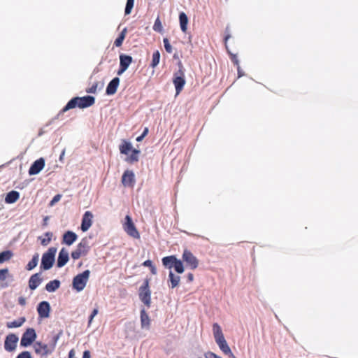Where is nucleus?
Instances as JSON below:
<instances>
[{
    "label": "nucleus",
    "instance_id": "nucleus-1",
    "mask_svg": "<svg viewBox=\"0 0 358 358\" xmlns=\"http://www.w3.org/2000/svg\"><path fill=\"white\" fill-rule=\"evenodd\" d=\"M95 102V99L91 96H85L83 97H74L71 99L67 104L62 108V113H64L70 109L78 107L85 108L92 106Z\"/></svg>",
    "mask_w": 358,
    "mask_h": 358
},
{
    "label": "nucleus",
    "instance_id": "nucleus-2",
    "mask_svg": "<svg viewBox=\"0 0 358 358\" xmlns=\"http://www.w3.org/2000/svg\"><path fill=\"white\" fill-rule=\"evenodd\" d=\"M213 331L215 342L218 345L219 348L222 351V352L234 358V355L224 338L220 326L217 323L213 324Z\"/></svg>",
    "mask_w": 358,
    "mask_h": 358
},
{
    "label": "nucleus",
    "instance_id": "nucleus-3",
    "mask_svg": "<svg viewBox=\"0 0 358 358\" xmlns=\"http://www.w3.org/2000/svg\"><path fill=\"white\" fill-rule=\"evenodd\" d=\"M120 152L121 154H124L126 155H128L129 153L131 152V155L127 157L126 159V161L129 163H134L138 161V155L139 154L140 151L133 148L131 143L123 140L122 141V143L119 146Z\"/></svg>",
    "mask_w": 358,
    "mask_h": 358
},
{
    "label": "nucleus",
    "instance_id": "nucleus-4",
    "mask_svg": "<svg viewBox=\"0 0 358 358\" xmlns=\"http://www.w3.org/2000/svg\"><path fill=\"white\" fill-rule=\"evenodd\" d=\"M162 261L166 268L169 269L174 268L176 272L178 273H182L185 271L182 262L178 259L174 255L164 257L162 258Z\"/></svg>",
    "mask_w": 358,
    "mask_h": 358
},
{
    "label": "nucleus",
    "instance_id": "nucleus-5",
    "mask_svg": "<svg viewBox=\"0 0 358 358\" xmlns=\"http://www.w3.org/2000/svg\"><path fill=\"white\" fill-rule=\"evenodd\" d=\"M138 295L140 300L148 307L151 306V291L149 287V280H144L143 284L139 287Z\"/></svg>",
    "mask_w": 358,
    "mask_h": 358
},
{
    "label": "nucleus",
    "instance_id": "nucleus-6",
    "mask_svg": "<svg viewBox=\"0 0 358 358\" xmlns=\"http://www.w3.org/2000/svg\"><path fill=\"white\" fill-rule=\"evenodd\" d=\"M57 252V248L54 247L50 248L46 252H45L41 259V268L44 270H48L52 268L55 257Z\"/></svg>",
    "mask_w": 358,
    "mask_h": 358
},
{
    "label": "nucleus",
    "instance_id": "nucleus-7",
    "mask_svg": "<svg viewBox=\"0 0 358 358\" xmlns=\"http://www.w3.org/2000/svg\"><path fill=\"white\" fill-rule=\"evenodd\" d=\"M90 271L85 270L83 273H79L73 279V287L78 292L82 291L86 286L90 277Z\"/></svg>",
    "mask_w": 358,
    "mask_h": 358
},
{
    "label": "nucleus",
    "instance_id": "nucleus-8",
    "mask_svg": "<svg viewBox=\"0 0 358 358\" xmlns=\"http://www.w3.org/2000/svg\"><path fill=\"white\" fill-rule=\"evenodd\" d=\"M123 229L124 231L131 237L134 238H140V234L138 231L135 224H134L130 215H127L125 217V221L123 223Z\"/></svg>",
    "mask_w": 358,
    "mask_h": 358
},
{
    "label": "nucleus",
    "instance_id": "nucleus-9",
    "mask_svg": "<svg viewBox=\"0 0 358 358\" xmlns=\"http://www.w3.org/2000/svg\"><path fill=\"white\" fill-rule=\"evenodd\" d=\"M90 250L88 241L86 238H83L78 244L76 249L71 252V257L73 259H78L82 256H85Z\"/></svg>",
    "mask_w": 358,
    "mask_h": 358
},
{
    "label": "nucleus",
    "instance_id": "nucleus-10",
    "mask_svg": "<svg viewBox=\"0 0 358 358\" xmlns=\"http://www.w3.org/2000/svg\"><path fill=\"white\" fill-rule=\"evenodd\" d=\"M173 83L176 88V94H179L185 85V73L183 71L180 69L174 73Z\"/></svg>",
    "mask_w": 358,
    "mask_h": 358
},
{
    "label": "nucleus",
    "instance_id": "nucleus-11",
    "mask_svg": "<svg viewBox=\"0 0 358 358\" xmlns=\"http://www.w3.org/2000/svg\"><path fill=\"white\" fill-rule=\"evenodd\" d=\"M183 262L186 263V265L191 269L194 270L199 266L198 259L188 250H185L182 256Z\"/></svg>",
    "mask_w": 358,
    "mask_h": 358
},
{
    "label": "nucleus",
    "instance_id": "nucleus-12",
    "mask_svg": "<svg viewBox=\"0 0 358 358\" xmlns=\"http://www.w3.org/2000/svg\"><path fill=\"white\" fill-rule=\"evenodd\" d=\"M36 338L35 330L32 328L27 329L23 334L21 338L20 345L27 347L31 345Z\"/></svg>",
    "mask_w": 358,
    "mask_h": 358
},
{
    "label": "nucleus",
    "instance_id": "nucleus-13",
    "mask_svg": "<svg viewBox=\"0 0 358 358\" xmlns=\"http://www.w3.org/2000/svg\"><path fill=\"white\" fill-rule=\"evenodd\" d=\"M133 59L131 56L127 55H120V69L117 71V75L120 76L129 67V66L132 62Z\"/></svg>",
    "mask_w": 358,
    "mask_h": 358
},
{
    "label": "nucleus",
    "instance_id": "nucleus-14",
    "mask_svg": "<svg viewBox=\"0 0 358 358\" xmlns=\"http://www.w3.org/2000/svg\"><path fill=\"white\" fill-rule=\"evenodd\" d=\"M122 183L124 187H133L135 184V176L132 171L126 170L122 176Z\"/></svg>",
    "mask_w": 358,
    "mask_h": 358
},
{
    "label": "nucleus",
    "instance_id": "nucleus-15",
    "mask_svg": "<svg viewBox=\"0 0 358 358\" xmlns=\"http://www.w3.org/2000/svg\"><path fill=\"white\" fill-rule=\"evenodd\" d=\"M93 214L90 211H86L83 215L80 229L83 232L87 231L92 225Z\"/></svg>",
    "mask_w": 358,
    "mask_h": 358
},
{
    "label": "nucleus",
    "instance_id": "nucleus-16",
    "mask_svg": "<svg viewBox=\"0 0 358 358\" xmlns=\"http://www.w3.org/2000/svg\"><path fill=\"white\" fill-rule=\"evenodd\" d=\"M17 341H18V337L16 335H15L13 334H8L6 336V340H5V343H4L5 350L8 352L13 351L16 348Z\"/></svg>",
    "mask_w": 358,
    "mask_h": 358
},
{
    "label": "nucleus",
    "instance_id": "nucleus-17",
    "mask_svg": "<svg viewBox=\"0 0 358 358\" xmlns=\"http://www.w3.org/2000/svg\"><path fill=\"white\" fill-rule=\"evenodd\" d=\"M45 166V160L43 158H39L36 160L30 166L29 169V174L36 175L38 174Z\"/></svg>",
    "mask_w": 358,
    "mask_h": 358
},
{
    "label": "nucleus",
    "instance_id": "nucleus-18",
    "mask_svg": "<svg viewBox=\"0 0 358 358\" xmlns=\"http://www.w3.org/2000/svg\"><path fill=\"white\" fill-rule=\"evenodd\" d=\"M38 314L41 318H47L50 316V306L48 301L41 302L37 307Z\"/></svg>",
    "mask_w": 358,
    "mask_h": 358
},
{
    "label": "nucleus",
    "instance_id": "nucleus-19",
    "mask_svg": "<svg viewBox=\"0 0 358 358\" xmlns=\"http://www.w3.org/2000/svg\"><path fill=\"white\" fill-rule=\"evenodd\" d=\"M78 238V236L76 233L71 231H67L63 235L62 243L67 245H71Z\"/></svg>",
    "mask_w": 358,
    "mask_h": 358
},
{
    "label": "nucleus",
    "instance_id": "nucleus-20",
    "mask_svg": "<svg viewBox=\"0 0 358 358\" xmlns=\"http://www.w3.org/2000/svg\"><path fill=\"white\" fill-rule=\"evenodd\" d=\"M40 273L32 275L29 280V287L31 290L36 289L42 282V278Z\"/></svg>",
    "mask_w": 358,
    "mask_h": 358
},
{
    "label": "nucleus",
    "instance_id": "nucleus-21",
    "mask_svg": "<svg viewBox=\"0 0 358 358\" xmlns=\"http://www.w3.org/2000/svg\"><path fill=\"white\" fill-rule=\"evenodd\" d=\"M34 348L36 354L42 356H46L50 353L48 345L43 344L41 342H36L34 345Z\"/></svg>",
    "mask_w": 358,
    "mask_h": 358
},
{
    "label": "nucleus",
    "instance_id": "nucleus-22",
    "mask_svg": "<svg viewBox=\"0 0 358 358\" xmlns=\"http://www.w3.org/2000/svg\"><path fill=\"white\" fill-rule=\"evenodd\" d=\"M69 252L64 248H62L58 255L57 258V266L62 267L64 266L69 261Z\"/></svg>",
    "mask_w": 358,
    "mask_h": 358
},
{
    "label": "nucleus",
    "instance_id": "nucleus-23",
    "mask_svg": "<svg viewBox=\"0 0 358 358\" xmlns=\"http://www.w3.org/2000/svg\"><path fill=\"white\" fill-rule=\"evenodd\" d=\"M120 83L119 78H114L108 85L106 87V94L108 95L114 94L117 90Z\"/></svg>",
    "mask_w": 358,
    "mask_h": 358
},
{
    "label": "nucleus",
    "instance_id": "nucleus-24",
    "mask_svg": "<svg viewBox=\"0 0 358 358\" xmlns=\"http://www.w3.org/2000/svg\"><path fill=\"white\" fill-rule=\"evenodd\" d=\"M20 198V193L17 191L12 190L9 192L5 198V202L6 203H13L16 202Z\"/></svg>",
    "mask_w": 358,
    "mask_h": 358
},
{
    "label": "nucleus",
    "instance_id": "nucleus-25",
    "mask_svg": "<svg viewBox=\"0 0 358 358\" xmlns=\"http://www.w3.org/2000/svg\"><path fill=\"white\" fill-rule=\"evenodd\" d=\"M141 323L142 328H150V320L145 309L141 310Z\"/></svg>",
    "mask_w": 358,
    "mask_h": 358
},
{
    "label": "nucleus",
    "instance_id": "nucleus-26",
    "mask_svg": "<svg viewBox=\"0 0 358 358\" xmlns=\"http://www.w3.org/2000/svg\"><path fill=\"white\" fill-rule=\"evenodd\" d=\"M180 26L183 32H186L187 29L188 17L187 15L182 12L179 15Z\"/></svg>",
    "mask_w": 358,
    "mask_h": 358
},
{
    "label": "nucleus",
    "instance_id": "nucleus-27",
    "mask_svg": "<svg viewBox=\"0 0 358 358\" xmlns=\"http://www.w3.org/2000/svg\"><path fill=\"white\" fill-rule=\"evenodd\" d=\"M9 276V271L8 268L0 269V286L2 288L7 287L8 283L5 282V280Z\"/></svg>",
    "mask_w": 358,
    "mask_h": 358
},
{
    "label": "nucleus",
    "instance_id": "nucleus-28",
    "mask_svg": "<svg viewBox=\"0 0 358 358\" xmlns=\"http://www.w3.org/2000/svg\"><path fill=\"white\" fill-rule=\"evenodd\" d=\"M169 279L171 282V288L173 289L179 285L180 278L178 275H176L172 271H169Z\"/></svg>",
    "mask_w": 358,
    "mask_h": 358
},
{
    "label": "nucleus",
    "instance_id": "nucleus-29",
    "mask_svg": "<svg viewBox=\"0 0 358 358\" xmlns=\"http://www.w3.org/2000/svg\"><path fill=\"white\" fill-rule=\"evenodd\" d=\"M60 286V281L58 280H53L48 282L45 285V289L49 292L56 291Z\"/></svg>",
    "mask_w": 358,
    "mask_h": 358
},
{
    "label": "nucleus",
    "instance_id": "nucleus-30",
    "mask_svg": "<svg viewBox=\"0 0 358 358\" xmlns=\"http://www.w3.org/2000/svg\"><path fill=\"white\" fill-rule=\"evenodd\" d=\"M25 322V318L24 317H20L19 318L18 320H14L11 322H8L7 323V327L8 328H16V327H21L23 323Z\"/></svg>",
    "mask_w": 358,
    "mask_h": 358
},
{
    "label": "nucleus",
    "instance_id": "nucleus-31",
    "mask_svg": "<svg viewBox=\"0 0 358 358\" xmlns=\"http://www.w3.org/2000/svg\"><path fill=\"white\" fill-rule=\"evenodd\" d=\"M38 262V255L36 254L35 255L33 256L32 259L29 261V263L27 264L26 266L27 270L31 271L33 268H34L37 266Z\"/></svg>",
    "mask_w": 358,
    "mask_h": 358
},
{
    "label": "nucleus",
    "instance_id": "nucleus-32",
    "mask_svg": "<svg viewBox=\"0 0 358 358\" xmlns=\"http://www.w3.org/2000/svg\"><path fill=\"white\" fill-rule=\"evenodd\" d=\"M13 257V253L10 250L3 251L0 253V263L8 261Z\"/></svg>",
    "mask_w": 358,
    "mask_h": 358
},
{
    "label": "nucleus",
    "instance_id": "nucleus-33",
    "mask_svg": "<svg viewBox=\"0 0 358 358\" xmlns=\"http://www.w3.org/2000/svg\"><path fill=\"white\" fill-rule=\"evenodd\" d=\"M126 29H123L119 36L115 39L114 42V45L116 47H120L122 45L123 41L125 38Z\"/></svg>",
    "mask_w": 358,
    "mask_h": 358
},
{
    "label": "nucleus",
    "instance_id": "nucleus-34",
    "mask_svg": "<svg viewBox=\"0 0 358 358\" xmlns=\"http://www.w3.org/2000/svg\"><path fill=\"white\" fill-rule=\"evenodd\" d=\"M159 59H160V53L158 50H157L152 55V59L150 66L152 68H155V66H157L159 62Z\"/></svg>",
    "mask_w": 358,
    "mask_h": 358
},
{
    "label": "nucleus",
    "instance_id": "nucleus-35",
    "mask_svg": "<svg viewBox=\"0 0 358 358\" xmlns=\"http://www.w3.org/2000/svg\"><path fill=\"white\" fill-rule=\"evenodd\" d=\"M45 238H42L41 241V243L43 246H46L50 243L52 237V233L50 232V231L46 232V233H45Z\"/></svg>",
    "mask_w": 358,
    "mask_h": 358
},
{
    "label": "nucleus",
    "instance_id": "nucleus-36",
    "mask_svg": "<svg viewBox=\"0 0 358 358\" xmlns=\"http://www.w3.org/2000/svg\"><path fill=\"white\" fill-rule=\"evenodd\" d=\"M153 30L159 33L162 32L163 27L159 17H157V18L155 20V22L153 25Z\"/></svg>",
    "mask_w": 358,
    "mask_h": 358
},
{
    "label": "nucleus",
    "instance_id": "nucleus-37",
    "mask_svg": "<svg viewBox=\"0 0 358 358\" xmlns=\"http://www.w3.org/2000/svg\"><path fill=\"white\" fill-rule=\"evenodd\" d=\"M143 265L144 266H147V267H149L150 269V271L152 274H156L157 273V269L155 268V266L153 265L152 264V262L151 260H146L143 263Z\"/></svg>",
    "mask_w": 358,
    "mask_h": 358
},
{
    "label": "nucleus",
    "instance_id": "nucleus-38",
    "mask_svg": "<svg viewBox=\"0 0 358 358\" xmlns=\"http://www.w3.org/2000/svg\"><path fill=\"white\" fill-rule=\"evenodd\" d=\"M134 0H127L126 7H125V15H129L131 13V10L134 7Z\"/></svg>",
    "mask_w": 358,
    "mask_h": 358
},
{
    "label": "nucleus",
    "instance_id": "nucleus-39",
    "mask_svg": "<svg viewBox=\"0 0 358 358\" xmlns=\"http://www.w3.org/2000/svg\"><path fill=\"white\" fill-rule=\"evenodd\" d=\"M163 43H164V48L166 50V51L168 52V53H171L172 52V47L169 43V41L167 38H164L163 39Z\"/></svg>",
    "mask_w": 358,
    "mask_h": 358
},
{
    "label": "nucleus",
    "instance_id": "nucleus-40",
    "mask_svg": "<svg viewBox=\"0 0 358 358\" xmlns=\"http://www.w3.org/2000/svg\"><path fill=\"white\" fill-rule=\"evenodd\" d=\"M97 87H98V83L96 82V83H93L90 88L87 89L86 92L87 93L94 94L96 92Z\"/></svg>",
    "mask_w": 358,
    "mask_h": 358
},
{
    "label": "nucleus",
    "instance_id": "nucleus-41",
    "mask_svg": "<svg viewBox=\"0 0 358 358\" xmlns=\"http://www.w3.org/2000/svg\"><path fill=\"white\" fill-rule=\"evenodd\" d=\"M62 198L61 194L55 195L53 199L50 201L49 205L50 206H53L56 203H57Z\"/></svg>",
    "mask_w": 358,
    "mask_h": 358
},
{
    "label": "nucleus",
    "instance_id": "nucleus-42",
    "mask_svg": "<svg viewBox=\"0 0 358 358\" xmlns=\"http://www.w3.org/2000/svg\"><path fill=\"white\" fill-rule=\"evenodd\" d=\"M16 358H31V356L28 351H24L19 354Z\"/></svg>",
    "mask_w": 358,
    "mask_h": 358
},
{
    "label": "nucleus",
    "instance_id": "nucleus-43",
    "mask_svg": "<svg viewBox=\"0 0 358 358\" xmlns=\"http://www.w3.org/2000/svg\"><path fill=\"white\" fill-rule=\"evenodd\" d=\"M97 313H98V309L94 308L89 317V322H88L89 325L91 324V322L93 320V318L97 315Z\"/></svg>",
    "mask_w": 358,
    "mask_h": 358
},
{
    "label": "nucleus",
    "instance_id": "nucleus-44",
    "mask_svg": "<svg viewBox=\"0 0 358 358\" xmlns=\"http://www.w3.org/2000/svg\"><path fill=\"white\" fill-rule=\"evenodd\" d=\"M206 358H222L220 356L217 355L214 352H208L205 354Z\"/></svg>",
    "mask_w": 358,
    "mask_h": 358
},
{
    "label": "nucleus",
    "instance_id": "nucleus-45",
    "mask_svg": "<svg viewBox=\"0 0 358 358\" xmlns=\"http://www.w3.org/2000/svg\"><path fill=\"white\" fill-rule=\"evenodd\" d=\"M226 35L224 36V43H225V45H227V41L231 38V35L229 34V27H227L226 28ZM226 48H227V46H226Z\"/></svg>",
    "mask_w": 358,
    "mask_h": 358
},
{
    "label": "nucleus",
    "instance_id": "nucleus-46",
    "mask_svg": "<svg viewBox=\"0 0 358 358\" xmlns=\"http://www.w3.org/2000/svg\"><path fill=\"white\" fill-rule=\"evenodd\" d=\"M26 299L23 296H20L18 298V303L22 306H24L26 305Z\"/></svg>",
    "mask_w": 358,
    "mask_h": 358
},
{
    "label": "nucleus",
    "instance_id": "nucleus-47",
    "mask_svg": "<svg viewBox=\"0 0 358 358\" xmlns=\"http://www.w3.org/2000/svg\"><path fill=\"white\" fill-rule=\"evenodd\" d=\"M90 352L89 350H85L83 352V358H90Z\"/></svg>",
    "mask_w": 358,
    "mask_h": 358
},
{
    "label": "nucleus",
    "instance_id": "nucleus-48",
    "mask_svg": "<svg viewBox=\"0 0 358 358\" xmlns=\"http://www.w3.org/2000/svg\"><path fill=\"white\" fill-rule=\"evenodd\" d=\"M187 280L189 282H192L194 280V275L192 273H189L187 275Z\"/></svg>",
    "mask_w": 358,
    "mask_h": 358
},
{
    "label": "nucleus",
    "instance_id": "nucleus-49",
    "mask_svg": "<svg viewBox=\"0 0 358 358\" xmlns=\"http://www.w3.org/2000/svg\"><path fill=\"white\" fill-rule=\"evenodd\" d=\"M75 356V351L73 349L71 350L69 353V358H73Z\"/></svg>",
    "mask_w": 358,
    "mask_h": 358
},
{
    "label": "nucleus",
    "instance_id": "nucleus-50",
    "mask_svg": "<svg viewBox=\"0 0 358 358\" xmlns=\"http://www.w3.org/2000/svg\"><path fill=\"white\" fill-rule=\"evenodd\" d=\"M231 59L236 64H238V59H236V57L235 55L232 57Z\"/></svg>",
    "mask_w": 358,
    "mask_h": 358
},
{
    "label": "nucleus",
    "instance_id": "nucleus-51",
    "mask_svg": "<svg viewBox=\"0 0 358 358\" xmlns=\"http://www.w3.org/2000/svg\"><path fill=\"white\" fill-rule=\"evenodd\" d=\"M144 138H145V137L143 136V135H142V134H141V136H138V137L136 138V141H138V142H139V141H141Z\"/></svg>",
    "mask_w": 358,
    "mask_h": 358
},
{
    "label": "nucleus",
    "instance_id": "nucleus-52",
    "mask_svg": "<svg viewBox=\"0 0 358 358\" xmlns=\"http://www.w3.org/2000/svg\"><path fill=\"white\" fill-rule=\"evenodd\" d=\"M148 129L146 127V128H145L142 135H143V136L145 137L148 134Z\"/></svg>",
    "mask_w": 358,
    "mask_h": 358
},
{
    "label": "nucleus",
    "instance_id": "nucleus-53",
    "mask_svg": "<svg viewBox=\"0 0 358 358\" xmlns=\"http://www.w3.org/2000/svg\"><path fill=\"white\" fill-rule=\"evenodd\" d=\"M48 220V217H45L43 220V225L44 226H46L47 225V220Z\"/></svg>",
    "mask_w": 358,
    "mask_h": 358
},
{
    "label": "nucleus",
    "instance_id": "nucleus-54",
    "mask_svg": "<svg viewBox=\"0 0 358 358\" xmlns=\"http://www.w3.org/2000/svg\"><path fill=\"white\" fill-rule=\"evenodd\" d=\"M199 358H201V357H199Z\"/></svg>",
    "mask_w": 358,
    "mask_h": 358
}]
</instances>
